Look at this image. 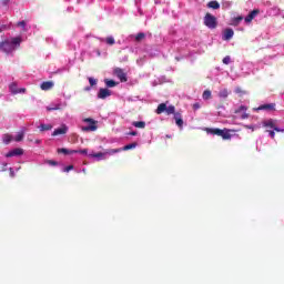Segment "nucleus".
<instances>
[{
  "label": "nucleus",
  "mask_w": 284,
  "mask_h": 284,
  "mask_svg": "<svg viewBox=\"0 0 284 284\" xmlns=\"http://www.w3.org/2000/svg\"><path fill=\"white\" fill-rule=\"evenodd\" d=\"M21 37L10 38L0 42V52L12 54L21 45Z\"/></svg>",
  "instance_id": "obj_1"
},
{
  "label": "nucleus",
  "mask_w": 284,
  "mask_h": 284,
  "mask_svg": "<svg viewBox=\"0 0 284 284\" xmlns=\"http://www.w3.org/2000/svg\"><path fill=\"white\" fill-rule=\"evenodd\" d=\"M205 132L207 134H213L214 136H221L223 141H230L232 139V134H230V129H211L206 128Z\"/></svg>",
  "instance_id": "obj_2"
},
{
  "label": "nucleus",
  "mask_w": 284,
  "mask_h": 284,
  "mask_svg": "<svg viewBox=\"0 0 284 284\" xmlns=\"http://www.w3.org/2000/svg\"><path fill=\"white\" fill-rule=\"evenodd\" d=\"M83 123L87 125L82 126V132H97L99 130V121L92 118L83 119Z\"/></svg>",
  "instance_id": "obj_3"
},
{
  "label": "nucleus",
  "mask_w": 284,
  "mask_h": 284,
  "mask_svg": "<svg viewBox=\"0 0 284 284\" xmlns=\"http://www.w3.org/2000/svg\"><path fill=\"white\" fill-rule=\"evenodd\" d=\"M204 26H206V28H209L210 30H215L216 26H219V21L216 20V17L207 12L204 16Z\"/></svg>",
  "instance_id": "obj_4"
},
{
  "label": "nucleus",
  "mask_w": 284,
  "mask_h": 284,
  "mask_svg": "<svg viewBox=\"0 0 284 284\" xmlns=\"http://www.w3.org/2000/svg\"><path fill=\"white\" fill-rule=\"evenodd\" d=\"M156 114H163L165 112L168 115L170 114H176V108L174 105H169L166 103H161L158 105V109L155 110Z\"/></svg>",
  "instance_id": "obj_5"
},
{
  "label": "nucleus",
  "mask_w": 284,
  "mask_h": 284,
  "mask_svg": "<svg viewBox=\"0 0 284 284\" xmlns=\"http://www.w3.org/2000/svg\"><path fill=\"white\" fill-rule=\"evenodd\" d=\"M113 74L118 77V79L121 81V83H126L128 81V73L123 71L121 68L113 69Z\"/></svg>",
  "instance_id": "obj_6"
},
{
  "label": "nucleus",
  "mask_w": 284,
  "mask_h": 284,
  "mask_svg": "<svg viewBox=\"0 0 284 284\" xmlns=\"http://www.w3.org/2000/svg\"><path fill=\"white\" fill-rule=\"evenodd\" d=\"M263 125L264 128H271V130H274L275 132H284V129L281 130L278 126H276V122L272 119L264 121Z\"/></svg>",
  "instance_id": "obj_7"
},
{
  "label": "nucleus",
  "mask_w": 284,
  "mask_h": 284,
  "mask_svg": "<svg viewBox=\"0 0 284 284\" xmlns=\"http://www.w3.org/2000/svg\"><path fill=\"white\" fill-rule=\"evenodd\" d=\"M64 106H65V104H63V103H61V101L57 100L47 106V111L52 112L54 110H62Z\"/></svg>",
  "instance_id": "obj_8"
},
{
  "label": "nucleus",
  "mask_w": 284,
  "mask_h": 284,
  "mask_svg": "<svg viewBox=\"0 0 284 284\" xmlns=\"http://www.w3.org/2000/svg\"><path fill=\"white\" fill-rule=\"evenodd\" d=\"M255 110L257 112L261 111V110H265L266 112H275L276 111V103L262 104Z\"/></svg>",
  "instance_id": "obj_9"
},
{
  "label": "nucleus",
  "mask_w": 284,
  "mask_h": 284,
  "mask_svg": "<svg viewBox=\"0 0 284 284\" xmlns=\"http://www.w3.org/2000/svg\"><path fill=\"white\" fill-rule=\"evenodd\" d=\"M12 156H23V149L17 148V149H13V150L9 151L6 154L7 159H11Z\"/></svg>",
  "instance_id": "obj_10"
},
{
  "label": "nucleus",
  "mask_w": 284,
  "mask_h": 284,
  "mask_svg": "<svg viewBox=\"0 0 284 284\" xmlns=\"http://www.w3.org/2000/svg\"><path fill=\"white\" fill-rule=\"evenodd\" d=\"M108 97H112V91L108 88H101L98 92V99H108Z\"/></svg>",
  "instance_id": "obj_11"
},
{
  "label": "nucleus",
  "mask_w": 284,
  "mask_h": 284,
  "mask_svg": "<svg viewBox=\"0 0 284 284\" xmlns=\"http://www.w3.org/2000/svg\"><path fill=\"white\" fill-rule=\"evenodd\" d=\"M233 37H234L233 29L227 28L223 31V37H222L223 41H230Z\"/></svg>",
  "instance_id": "obj_12"
},
{
  "label": "nucleus",
  "mask_w": 284,
  "mask_h": 284,
  "mask_svg": "<svg viewBox=\"0 0 284 284\" xmlns=\"http://www.w3.org/2000/svg\"><path fill=\"white\" fill-rule=\"evenodd\" d=\"M9 90H10V92H12V94H23V93H26V89H17V83H11L10 85H9Z\"/></svg>",
  "instance_id": "obj_13"
},
{
  "label": "nucleus",
  "mask_w": 284,
  "mask_h": 284,
  "mask_svg": "<svg viewBox=\"0 0 284 284\" xmlns=\"http://www.w3.org/2000/svg\"><path fill=\"white\" fill-rule=\"evenodd\" d=\"M258 9H254L253 11H251L244 19V21L246 23H252V20L256 17V14H258Z\"/></svg>",
  "instance_id": "obj_14"
},
{
  "label": "nucleus",
  "mask_w": 284,
  "mask_h": 284,
  "mask_svg": "<svg viewBox=\"0 0 284 284\" xmlns=\"http://www.w3.org/2000/svg\"><path fill=\"white\" fill-rule=\"evenodd\" d=\"M40 88L41 90H44V91L52 90V88H54V82L52 81L42 82Z\"/></svg>",
  "instance_id": "obj_15"
},
{
  "label": "nucleus",
  "mask_w": 284,
  "mask_h": 284,
  "mask_svg": "<svg viewBox=\"0 0 284 284\" xmlns=\"http://www.w3.org/2000/svg\"><path fill=\"white\" fill-rule=\"evenodd\" d=\"M174 120L178 128L183 129V118L181 116V113L179 112L174 113Z\"/></svg>",
  "instance_id": "obj_16"
},
{
  "label": "nucleus",
  "mask_w": 284,
  "mask_h": 284,
  "mask_svg": "<svg viewBox=\"0 0 284 284\" xmlns=\"http://www.w3.org/2000/svg\"><path fill=\"white\" fill-rule=\"evenodd\" d=\"M68 132V128L61 126L53 131L52 136H59V134H65Z\"/></svg>",
  "instance_id": "obj_17"
},
{
  "label": "nucleus",
  "mask_w": 284,
  "mask_h": 284,
  "mask_svg": "<svg viewBox=\"0 0 284 284\" xmlns=\"http://www.w3.org/2000/svg\"><path fill=\"white\" fill-rule=\"evenodd\" d=\"M206 8H211L212 10H219L221 8V3H219V1L216 0H213L206 4Z\"/></svg>",
  "instance_id": "obj_18"
},
{
  "label": "nucleus",
  "mask_w": 284,
  "mask_h": 284,
  "mask_svg": "<svg viewBox=\"0 0 284 284\" xmlns=\"http://www.w3.org/2000/svg\"><path fill=\"white\" fill-rule=\"evenodd\" d=\"M14 136H12L11 134H4L2 135V141L6 145H9V143H12Z\"/></svg>",
  "instance_id": "obj_19"
},
{
  "label": "nucleus",
  "mask_w": 284,
  "mask_h": 284,
  "mask_svg": "<svg viewBox=\"0 0 284 284\" xmlns=\"http://www.w3.org/2000/svg\"><path fill=\"white\" fill-rule=\"evenodd\" d=\"M104 83H105L106 88H116V85H119V82H116L114 80H110V79H105Z\"/></svg>",
  "instance_id": "obj_20"
},
{
  "label": "nucleus",
  "mask_w": 284,
  "mask_h": 284,
  "mask_svg": "<svg viewBox=\"0 0 284 284\" xmlns=\"http://www.w3.org/2000/svg\"><path fill=\"white\" fill-rule=\"evenodd\" d=\"M26 136V133L23 131H20L17 133V135L13 138V141L17 143H20V141H23V138Z\"/></svg>",
  "instance_id": "obj_21"
},
{
  "label": "nucleus",
  "mask_w": 284,
  "mask_h": 284,
  "mask_svg": "<svg viewBox=\"0 0 284 284\" xmlns=\"http://www.w3.org/2000/svg\"><path fill=\"white\" fill-rule=\"evenodd\" d=\"M136 145H139L136 142H133V143H130V144H126L124 145L121 150L122 152H126L128 150H134V148H136Z\"/></svg>",
  "instance_id": "obj_22"
},
{
  "label": "nucleus",
  "mask_w": 284,
  "mask_h": 284,
  "mask_svg": "<svg viewBox=\"0 0 284 284\" xmlns=\"http://www.w3.org/2000/svg\"><path fill=\"white\" fill-rule=\"evenodd\" d=\"M202 99H204V101H210V99H212V91L205 90L202 94Z\"/></svg>",
  "instance_id": "obj_23"
},
{
  "label": "nucleus",
  "mask_w": 284,
  "mask_h": 284,
  "mask_svg": "<svg viewBox=\"0 0 284 284\" xmlns=\"http://www.w3.org/2000/svg\"><path fill=\"white\" fill-rule=\"evenodd\" d=\"M40 132H48L52 130V124H40Z\"/></svg>",
  "instance_id": "obj_24"
},
{
  "label": "nucleus",
  "mask_w": 284,
  "mask_h": 284,
  "mask_svg": "<svg viewBox=\"0 0 284 284\" xmlns=\"http://www.w3.org/2000/svg\"><path fill=\"white\" fill-rule=\"evenodd\" d=\"M136 43H141V41H143L145 39V33L144 32H139L135 37H134Z\"/></svg>",
  "instance_id": "obj_25"
},
{
  "label": "nucleus",
  "mask_w": 284,
  "mask_h": 284,
  "mask_svg": "<svg viewBox=\"0 0 284 284\" xmlns=\"http://www.w3.org/2000/svg\"><path fill=\"white\" fill-rule=\"evenodd\" d=\"M134 128H139L140 130H143L145 128V122L143 121H135L132 123Z\"/></svg>",
  "instance_id": "obj_26"
},
{
  "label": "nucleus",
  "mask_w": 284,
  "mask_h": 284,
  "mask_svg": "<svg viewBox=\"0 0 284 284\" xmlns=\"http://www.w3.org/2000/svg\"><path fill=\"white\" fill-rule=\"evenodd\" d=\"M119 152H122V149H108L104 154H119Z\"/></svg>",
  "instance_id": "obj_27"
},
{
  "label": "nucleus",
  "mask_w": 284,
  "mask_h": 284,
  "mask_svg": "<svg viewBox=\"0 0 284 284\" xmlns=\"http://www.w3.org/2000/svg\"><path fill=\"white\" fill-rule=\"evenodd\" d=\"M58 154H63L64 156H68L72 154V151L68 149H58Z\"/></svg>",
  "instance_id": "obj_28"
},
{
  "label": "nucleus",
  "mask_w": 284,
  "mask_h": 284,
  "mask_svg": "<svg viewBox=\"0 0 284 284\" xmlns=\"http://www.w3.org/2000/svg\"><path fill=\"white\" fill-rule=\"evenodd\" d=\"M229 95H230V92L227 91V89H223V90H221L220 93H219V97H220L221 99H227Z\"/></svg>",
  "instance_id": "obj_29"
},
{
  "label": "nucleus",
  "mask_w": 284,
  "mask_h": 284,
  "mask_svg": "<svg viewBox=\"0 0 284 284\" xmlns=\"http://www.w3.org/2000/svg\"><path fill=\"white\" fill-rule=\"evenodd\" d=\"M90 156H92V159H103V156H105V153L103 152L92 153L90 154Z\"/></svg>",
  "instance_id": "obj_30"
},
{
  "label": "nucleus",
  "mask_w": 284,
  "mask_h": 284,
  "mask_svg": "<svg viewBox=\"0 0 284 284\" xmlns=\"http://www.w3.org/2000/svg\"><path fill=\"white\" fill-rule=\"evenodd\" d=\"M246 111H247V106L241 105L239 106L237 110H235V114H241V112H246Z\"/></svg>",
  "instance_id": "obj_31"
},
{
  "label": "nucleus",
  "mask_w": 284,
  "mask_h": 284,
  "mask_svg": "<svg viewBox=\"0 0 284 284\" xmlns=\"http://www.w3.org/2000/svg\"><path fill=\"white\" fill-rule=\"evenodd\" d=\"M105 43H108V45H114L115 41L113 37H108L105 39Z\"/></svg>",
  "instance_id": "obj_32"
},
{
  "label": "nucleus",
  "mask_w": 284,
  "mask_h": 284,
  "mask_svg": "<svg viewBox=\"0 0 284 284\" xmlns=\"http://www.w3.org/2000/svg\"><path fill=\"white\" fill-rule=\"evenodd\" d=\"M72 154H88V150L87 149H84V150H73L72 151Z\"/></svg>",
  "instance_id": "obj_33"
},
{
  "label": "nucleus",
  "mask_w": 284,
  "mask_h": 284,
  "mask_svg": "<svg viewBox=\"0 0 284 284\" xmlns=\"http://www.w3.org/2000/svg\"><path fill=\"white\" fill-rule=\"evenodd\" d=\"M222 61H223V63H224L225 65H230L232 59L230 58V55H226V57L223 58Z\"/></svg>",
  "instance_id": "obj_34"
},
{
  "label": "nucleus",
  "mask_w": 284,
  "mask_h": 284,
  "mask_svg": "<svg viewBox=\"0 0 284 284\" xmlns=\"http://www.w3.org/2000/svg\"><path fill=\"white\" fill-rule=\"evenodd\" d=\"M241 21H243V17H236V18H234V20H233V23H234V26H239V23H241Z\"/></svg>",
  "instance_id": "obj_35"
},
{
  "label": "nucleus",
  "mask_w": 284,
  "mask_h": 284,
  "mask_svg": "<svg viewBox=\"0 0 284 284\" xmlns=\"http://www.w3.org/2000/svg\"><path fill=\"white\" fill-rule=\"evenodd\" d=\"M89 83H90L91 88H94V85H97V83H98V80L94 78H89Z\"/></svg>",
  "instance_id": "obj_36"
},
{
  "label": "nucleus",
  "mask_w": 284,
  "mask_h": 284,
  "mask_svg": "<svg viewBox=\"0 0 284 284\" xmlns=\"http://www.w3.org/2000/svg\"><path fill=\"white\" fill-rule=\"evenodd\" d=\"M18 26H19L20 28H22L24 31L27 30V29H26V21H20V22H18Z\"/></svg>",
  "instance_id": "obj_37"
},
{
  "label": "nucleus",
  "mask_w": 284,
  "mask_h": 284,
  "mask_svg": "<svg viewBox=\"0 0 284 284\" xmlns=\"http://www.w3.org/2000/svg\"><path fill=\"white\" fill-rule=\"evenodd\" d=\"M193 110H201V104L199 102H195L193 104Z\"/></svg>",
  "instance_id": "obj_38"
},
{
  "label": "nucleus",
  "mask_w": 284,
  "mask_h": 284,
  "mask_svg": "<svg viewBox=\"0 0 284 284\" xmlns=\"http://www.w3.org/2000/svg\"><path fill=\"white\" fill-rule=\"evenodd\" d=\"M70 171H72V165H69V166L63 169V172H70Z\"/></svg>",
  "instance_id": "obj_39"
},
{
  "label": "nucleus",
  "mask_w": 284,
  "mask_h": 284,
  "mask_svg": "<svg viewBox=\"0 0 284 284\" xmlns=\"http://www.w3.org/2000/svg\"><path fill=\"white\" fill-rule=\"evenodd\" d=\"M268 134H270L271 139H274V136H276V133H274V131H268Z\"/></svg>",
  "instance_id": "obj_40"
},
{
  "label": "nucleus",
  "mask_w": 284,
  "mask_h": 284,
  "mask_svg": "<svg viewBox=\"0 0 284 284\" xmlns=\"http://www.w3.org/2000/svg\"><path fill=\"white\" fill-rule=\"evenodd\" d=\"M136 134H139L136 131L129 132L130 136H136Z\"/></svg>",
  "instance_id": "obj_41"
},
{
  "label": "nucleus",
  "mask_w": 284,
  "mask_h": 284,
  "mask_svg": "<svg viewBox=\"0 0 284 284\" xmlns=\"http://www.w3.org/2000/svg\"><path fill=\"white\" fill-rule=\"evenodd\" d=\"M248 118H250V115L247 113H243L241 116V119H248Z\"/></svg>",
  "instance_id": "obj_42"
},
{
  "label": "nucleus",
  "mask_w": 284,
  "mask_h": 284,
  "mask_svg": "<svg viewBox=\"0 0 284 284\" xmlns=\"http://www.w3.org/2000/svg\"><path fill=\"white\" fill-rule=\"evenodd\" d=\"M6 30V26L0 27V32H3Z\"/></svg>",
  "instance_id": "obj_43"
},
{
  "label": "nucleus",
  "mask_w": 284,
  "mask_h": 284,
  "mask_svg": "<svg viewBox=\"0 0 284 284\" xmlns=\"http://www.w3.org/2000/svg\"><path fill=\"white\" fill-rule=\"evenodd\" d=\"M49 163H50V165H57V162H54V161H50Z\"/></svg>",
  "instance_id": "obj_44"
},
{
  "label": "nucleus",
  "mask_w": 284,
  "mask_h": 284,
  "mask_svg": "<svg viewBox=\"0 0 284 284\" xmlns=\"http://www.w3.org/2000/svg\"><path fill=\"white\" fill-rule=\"evenodd\" d=\"M36 143H38V144L41 143V140H36Z\"/></svg>",
  "instance_id": "obj_45"
}]
</instances>
